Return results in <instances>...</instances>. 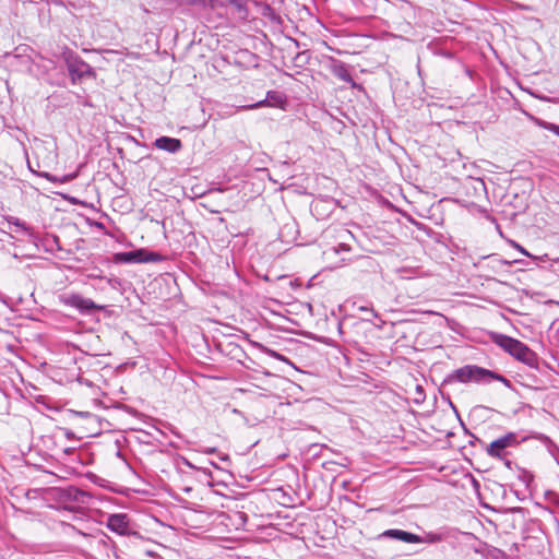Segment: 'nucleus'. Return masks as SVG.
Returning a JSON list of instances; mask_svg holds the SVG:
<instances>
[{
    "label": "nucleus",
    "mask_w": 559,
    "mask_h": 559,
    "mask_svg": "<svg viewBox=\"0 0 559 559\" xmlns=\"http://www.w3.org/2000/svg\"><path fill=\"white\" fill-rule=\"evenodd\" d=\"M107 527L119 534L126 535L129 532V520L126 514H112L108 518Z\"/></svg>",
    "instance_id": "423d86ee"
},
{
    "label": "nucleus",
    "mask_w": 559,
    "mask_h": 559,
    "mask_svg": "<svg viewBox=\"0 0 559 559\" xmlns=\"http://www.w3.org/2000/svg\"><path fill=\"white\" fill-rule=\"evenodd\" d=\"M543 127L559 136V126L555 123H544Z\"/></svg>",
    "instance_id": "f8f14e48"
},
{
    "label": "nucleus",
    "mask_w": 559,
    "mask_h": 559,
    "mask_svg": "<svg viewBox=\"0 0 559 559\" xmlns=\"http://www.w3.org/2000/svg\"><path fill=\"white\" fill-rule=\"evenodd\" d=\"M516 443V436L514 432H509L500 437L486 447V453L493 459H501L504 449L512 447Z\"/></svg>",
    "instance_id": "7ed1b4c3"
},
{
    "label": "nucleus",
    "mask_w": 559,
    "mask_h": 559,
    "mask_svg": "<svg viewBox=\"0 0 559 559\" xmlns=\"http://www.w3.org/2000/svg\"><path fill=\"white\" fill-rule=\"evenodd\" d=\"M79 429H80V432L83 433L85 437H92L97 433L94 429H88L83 425H80Z\"/></svg>",
    "instance_id": "ddd939ff"
},
{
    "label": "nucleus",
    "mask_w": 559,
    "mask_h": 559,
    "mask_svg": "<svg viewBox=\"0 0 559 559\" xmlns=\"http://www.w3.org/2000/svg\"><path fill=\"white\" fill-rule=\"evenodd\" d=\"M261 107H272L271 102L269 100L267 97L265 99L259 100L254 104L241 106L240 108L243 110H251V109H257V108H261Z\"/></svg>",
    "instance_id": "9d476101"
},
{
    "label": "nucleus",
    "mask_w": 559,
    "mask_h": 559,
    "mask_svg": "<svg viewBox=\"0 0 559 559\" xmlns=\"http://www.w3.org/2000/svg\"><path fill=\"white\" fill-rule=\"evenodd\" d=\"M85 419H86V420H93V421H95V420H96V418H95L94 416H92V417H86Z\"/></svg>",
    "instance_id": "4468645a"
},
{
    "label": "nucleus",
    "mask_w": 559,
    "mask_h": 559,
    "mask_svg": "<svg viewBox=\"0 0 559 559\" xmlns=\"http://www.w3.org/2000/svg\"><path fill=\"white\" fill-rule=\"evenodd\" d=\"M157 260V254L145 249H138L115 254V261L121 263H145Z\"/></svg>",
    "instance_id": "f03ea898"
},
{
    "label": "nucleus",
    "mask_w": 559,
    "mask_h": 559,
    "mask_svg": "<svg viewBox=\"0 0 559 559\" xmlns=\"http://www.w3.org/2000/svg\"><path fill=\"white\" fill-rule=\"evenodd\" d=\"M382 536L397 539L407 544H420L424 542V539L419 535L394 528L384 531L382 533Z\"/></svg>",
    "instance_id": "39448f33"
},
{
    "label": "nucleus",
    "mask_w": 559,
    "mask_h": 559,
    "mask_svg": "<svg viewBox=\"0 0 559 559\" xmlns=\"http://www.w3.org/2000/svg\"><path fill=\"white\" fill-rule=\"evenodd\" d=\"M154 145L159 148L170 153H176L182 147V143L179 139L160 136L156 139Z\"/></svg>",
    "instance_id": "0eeeda50"
},
{
    "label": "nucleus",
    "mask_w": 559,
    "mask_h": 559,
    "mask_svg": "<svg viewBox=\"0 0 559 559\" xmlns=\"http://www.w3.org/2000/svg\"><path fill=\"white\" fill-rule=\"evenodd\" d=\"M334 74L345 82H352V76L343 66L334 68Z\"/></svg>",
    "instance_id": "1a4fd4ad"
},
{
    "label": "nucleus",
    "mask_w": 559,
    "mask_h": 559,
    "mask_svg": "<svg viewBox=\"0 0 559 559\" xmlns=\"http://www.w3.org/2000/svg\"><path fill=\"white\" fill-rule=\"evenodd\" d=\"M493 342L512 355L518 360L527 365H533L536 360L535 354L524 343L507 335L496 334Z\"/></svg>",
    "instance_id": "f257e3e1"
},
{
    "label": "nucleus",
    "mask_w": 559,
    "mask_h": 559,
    "mask_svg": "<svg viewBox=\"0 0 559 559\" xmlns=\"http://www.w3.org/2000/svg\"><path fill=\"white\" fill-rule=\"evenodd\" d=\"M485 377H492V372L476 366H465L456 370V378L461 382L479 381Z\"/></svg>",
    "instance_id": "20e7f679"
},
{
    "label": "nucleus",
    "mask_w": 559,
    "mask_h": 559,
    "mask_svg": "<svg viewBox=\"0 0 559 559\" xmlns=\"http://www.w3.org/2000/svg\"><path fill=\"white\" fill-rule=\"evenodd\" d=\"M267 98L271 102V106L272 107H278V108H282V109L285 108L286 98H285V96L283 94L274 92V91H269L267 92Z\"/></svg>",
    "instance_id": "6e6552de"
},
{
    "label": "nucleus",
    "mask_w": 559,
    "mask_h": 559,
    "mask_svg": "<svg viewBox=\"0 0 559 559\" xmlns=\"http://www.w3.org/2000/svg\"><path fill=\"white\" fill-rule=\"evenodd\" d=\"M76 306L82 309H93L95 308V305L92 300L88 299H81Z\"/></svg>",
    "instance_id": "9b49d317"
}]
</instances>
